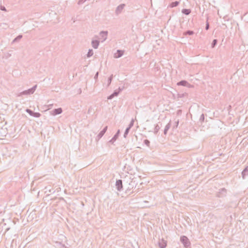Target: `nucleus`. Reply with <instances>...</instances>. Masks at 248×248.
I'll use <instances>...</instances> for the list:
<instances>
[{
    "instance_id": "1",
    "label": "nucleus",
    "mask_w": 248,
    "mask_h": 248,
    "mask_svg": "<svg viewBox=\"0 0 248 248\" xmlns=\"http://www.w3.org/2000/svg\"><path fill=\"white\" fill-rule=\"evenodd\" d=\"M36 88H37V85H35L34 86H33L31 88L27 90L24 91L20 93L17 95V96L19 97V96H21L23 95H30V94H33L34 93V92H35Z\"/></svg>"
},
{
    "instance_id": "2",
    "label": "nucleus",
    "mask_w": 248,
    "mask_h": 248,
    "mask_svg": "<svg viewBox=\"0 0 248 248\" xmlns=\"http://www.w3.org/2000/svg\"><path fill=\"white\" fill-rule=\"evenodd\" d=\"M180 241L184 245L185 248H190V242L186 236L183 235L181 236Z\"/></svg>"
},
{
    "instance_id": "3",
    "label": "nucleus",
    "mask_w": 248,
    "mask_h": 248,
    "mask_svg": "<svg viewBox=\"0 0 248 248\" xmlns=\"http://www.w3.org/2000/svg\"><path fill=\"white\" fill-rule=\"evenodd\" d=\"M227 190L225 188H222L219 189L218 192L217 194L218 197H223L226 195Z\"/></svg>"
},
{
    "instance_id": "4",
    "label": "nucleus",
    "mask_w": 248,
    "mask_h": 248,
    "mask_svg": "<svg viewBox=\"0 0 248 248\" xmlns=\"http://www.w3.org/2000/svg\"><path fill=\"white\" fill-rule=\"evenodd\" d=\"M108 129V126H106L102 130H101L98 134L96 138V140H100L105 134Z\"/></svg>"
},
{
    "instance_id": "5",
    "label": "nucleus",
    "mask_w": 248,
    "mask_h": 248,
    "mask_svg": "<svg viewBox=\"0 0 248 248\" xmlns=\"http://www.w3.org/2000/svg\"><path fill=\"white\" fill-rule=\"evenodd\" d=\"M116 186L117 189L120 191L123 189V182L122 180H117L116 182Z\"/></svg>"
},
{
    "instance_id": "6",
    "label": "nucleus",
    "mask_w": 248,
    "mask_h": 248,
    "mask_svg": "<svg viewBox=\"0 0 248 248\" xmlns=\"http://www.w3.org/2000/svg\"><path fill=\"white\" fill-rule=\"evenodd\" d=\"M62 109L61 108H55L51 111V114L55 116L56 115L60 114L62 113Z\"/></svg>"
},
{
    "instance_id": "7",
    "label": "nucleus",
    "mask_w": 248,
    "mask_h": 248,
    "mask_svg": "<svg viewBox=\"0 0 248 248\" xmlns=\"http://www.w3.org/2000/svg\"><path fill=\"white\" fill-rule=\"evenodd\" d=\"M124 6H125L124 4H121L119 5L116 8V9L115 11L116 14L117 15H119V14H120L121 13V12L122 11V10H123V9L124 8Z\"/></svg>"
},
{
    "instance_id": "8",
    "label": "nucleus",
    "mask_w": 248,
    "mask_h": 248,
    "mask_svg": "<svg viewBox=\"0 0 248 248\" xmlns=\"http://www.w3.org/2000/svg\"><path fill=\"white\" fill-rule=\"evenodd\" d=\"M120 133V130H118L117 133L114 135L113 138L108 141V142L113 144L115 141L118 139L119 135Z\"/></svg>"
},
{
    "instance_id": "9",
    "label": "nucleus",
    "mask_w": 248,
    "mask_h": 248,
    "mask_svg": "<svg viewBox=\"0 0 248 248\" xmlns=\"http://www.w3.org/2000/svg\"><path fill=\"white\" fill-rule=\"evenodd\" d=\"M158 245L160 248H165L167 246V242L163 239L159 240Z\"/></svg>"
},
{
    "instance_id": "10",
    "label": "nucleus",
    "mask_w": 248,
    "mask_h": 248,
    "mask_svg": "<svg viewBox=\"0 0 248 248\" xmlns=\"http://www.w3.org/2000/svg\"><path fill=\"white\" fill-rule=\"evenodd\" d=\"M124 54V51L122 50H117L116 53L114 54V57L115 58H119L122 57Z\"/></svg>"
},
{
    "instance_id": "11",
    "label": "nucleus",
    "mask_w": 248,
    "mask_h": 248,
    "mask_svg": "<svg viewBox=\"0 0 248 248\" xmlns=\"http://www.w3.org/2000/svg\"><path fill=\"white\" fill-rule=\"evenodd\" d=\"M178 86H187L189 87L190 84L188 83V82L186 80H183L178 82L177 83Z\"/></svg>"
},
{
    "instance_id": "12",
    "label": "nucleus",
    "mask_w": 248,
    "mask_h": 248,
    "mask_svg": "<svg viewBox=\"0 0 248 248\" xmlns=\"http://www.w3.org/2000/svg\"><path fill=\"white\" fill-rule=\"evenodd\" d=\"M120 93V91L115 90L113 93L108 97V99H112L114 96H117Z\"/></svg>"
},
{
    "instance_id": "13",
    "label": "nucleus",
    "mask_w": 248,
    "mask_h": 248,
    "mask_svg": "<svg viewBox=\"0 0 248 248\" xmlns=\"http://www.w3.org/2000/svg\"><path fill=\"white\" fill-rule=\"evenodd\" d=\"M108 35L107 31H101L100 33V35L102 37V41L106 40Z\"/></svg>"
},
{
    "instance_id": "14",
    "label": "nucleus",
    "mask_w": 248,
    "mask_h": 248,
    "mask_svg": "<svg viewBox=\"0 0 248 248\" xmlns=\"http://www.w3.org/2000/svg\"><path fill=\"white\" fill-rule=\"evenodd\" d=\"M242 176L243 179H245L247 176H248V166L246 167L242 172Z\"/></svg>"
},
{
    "instance_id": "15",
    "label": "nucleus",
    "mask_w": 248,
    "mask_h": 248,
    "mask_svg": "<svg viewBox=\"0 0 248 248\" xmlns=\"http://www.w3.org/2000/svg\"><path fill=\"white\" fill-rule=\"evenodd\" d=\"M99 45V41L97 40H93L92 41V46L94 48L96 49L98 48Z\"/></svg>"
},
{
    "instance_id": "16",
    "label": "nucleus",
    "mask_w": 248,
    "mask_h": 248,
    "mask_svg": "<svg viewBox=\"0 0 248 248\" xmlns=\"http://www.w3.org/2000/svg\"><path fill=\"white\" fill-rule=\"evenodd\" d=\"M162 126V124L160 122H158V124L155 126L154 133L157 134L158 131Z\"/></svg>"
},
{
    "instance_id": "17",
    "label": "nucleus",
    "mask_w": 248,
    "mask_h": 248,
    "mask_svg": "<svg viewBox=\"0 0 248 248\" xmlns=\"http://www.w3.org/2000/svg\"><path fill=\"white\" fill-rule=\"evenodd\" d=\"M135 185V182H133L132 181H131L130 183L129 184V186L126 190V193H128V192L130 191L134 187Z\"/></svg>"
},
{
    "instance_id": "18",
    "label": "nucleus",
    "mask_w": 248,
    "mask_h": 248,
    "mask_svg": "<svg viewBox=\"0 0 248 248\" xmlns=\"http://www.w3.org/2000/svg\"><path fill=\"white\" fill-rule=\"evenodd\" d=\"M171 126V124L170 122L165 126V129L164 130V135H166L167 134L168 131L170 128Z\"/></svg>"
},
{
    "instance_id": "19",
    "label": "nucleus",
    "mask_w": 248,
    "mask_h": 248,
    "mask_svg": "<svg viewBox=\"0 0 248 248\" xmlns=\"http://www.w3.org/2000/svg\"><path fill=\"white\" fill-rule=\"evenodd\" d=\"M22 35L19 34L17 37H16L12 41V43L13 44L16 42H18L19 40L22 38Z\"/></svg>"
},
{
    "instance_id": "20",
    "label": "nucleus",
    "mask_w": 248,
    "mask_h": 248,
    "mask_svg": "<svg viewBox=\"0 0 248 248\" xmlns=\"http://www.w3.org/2000/svg\"><path fill=\"white\" fill-rule=\"evenodd\" d=\"M182 13L186 15H188L191 13V10L189 9H183L182 10Z\"/></svg>"
},
{
    "instance_id": "21",
    "label": "nucleus",
    "mask_w": 248,
    "mask_h": 248,
    "mask_svg": "<svg viewBox=\"0 0 248 248\" xmlns=\"http://www.w3.org/2000/svg\"><path fill=\"white\" fill-rule=\"evenodd\" d=\"M194 32L193 31L188 30V31H185L183 33V34L185 36L192 35L193 34H194Z\"/></svg>"
},
{
    "instance_id": "22",
    "label": "nucleus",
    "mask_w": 248,
    "mask_h": 248,
    "mask_svg": "<svg viewBox=\"0 0 248 248\" xmlns=\"http://www.w3.org/2000/svg\"><path fill=\"white\" fill-rule=\"evenodd\" d=\"M179 1H174V2H172L170 4V6L171 8L175 7L179 5Z\"/></svg>"
},
{
    "instance_id": "23",
    "label": "nucleus",
    "mask_w": 248,
    "mask_h": 248,
    "mask_svg": "<svg viewBox=\"0 0 248 248\" xmlns=\"http://www.w3.org/2000/svg\"><path fill=\"white\" fill-rule=\"evenodd\" d=\"M217 42L218 41L217 39H214L211 44L212 48H214L217 46Z\"/></svg>"
},
{
    "instance_id": "24",
    "label": "nucleus",
    "mask_w": 248,
    "mask_h": 248,
    "mask_svg": "<svg viewBox=\"0 0 248 248\" xmlns=\"http://www.w3.org/2000/svg\"><path fill=\"white\" fill-rule=\"evenodd\" d=\"M93 54V50L92 49H89L87 54V57L90 58L91 56H92Z\"/></svg>"
},
{
    "instance_id": "25",
    "label": "nucleus",
    "mask_w": 248,
    "mask_h": 248,
    "mask_svg": "<svg viewBox=\"0 0 248 248\" xmlns=\"http://www.w3.org/2000/svg\"><path fill=\"white\" fill-rule=\"evenodd\" d=\"M130 130V128H129V127H127L125 130V132L124 133V138H126L127 137V135H128V133L129 132V131Z\"/></svg>"
},
{
    "instance_id": "26",
    "label": "nucleus",
    "mask_w": 248,
    "mask_h": 248,
    "mask_svg": "<svg viewBox=\"0 0 248 248\" xmlns=\"http://www.w3.org/2000/svg\"><path fill=\"white\" fill-rule=\"evenodd\" d=\"M205 119L204 115V114H202L200 118L199 121L202 124V123L204 122Z\"/></svg>"
},
{
    "instance_id": "27",
    "label": "nucleus",
    "mask_w": 248,
    "mask_h": 248,
    "mask_svg": "<svg viewBox=\"0 0 248 248\" xmlns=\"http://www.w3.org/2000/svg\"><path fill=\"white\" fill-rule=\"evenodd\" d=\"M113 75H111V76H110L108 78V86L110 84V83H111V81H112V79H113Z\"/></svg>"
},
{
    "instance_id": "28",
    "label": "nucleus",
    "mask_w": 248,
    "mask_h": 248,
    "mask_svg": "<svg viewBox=\"0 0 248 248\" xmlns=\"http://www.w3.org/2000/svg\"><path fill=\"white\" fill-rule=\"evenodd\" d=\"M26 111L27 113H28L31 116H32L34 111H33L32 110H31V109H29V108H27L26 109Z\"/></svg>"
},
{
    "instance_id": "29",
    "label": "nucleus",
    "mask_w": 248,
    "mask_h": 248,
    "mask_svg": "<svg viewBox=\"0 0 248 248\" xmlns=\"http://www.w3.org/2000/svg\"><path fill=\"white\" fill-rule=\"evenodd\" d=\"M40 116H41V114H40V113H39V112H33V115H32V116H33L34 117H36V118H38Z\"/></svg>"
},
{
    "instance_id": "30",
    "label": "nucleus",
    "mask_w": 248,
    "mask_h": 248,
    "mask_svg": "<svg viewBox=\"0 0 248 248\" xmlns=\"http://www.w3.org/2000/svg\"><path fill=\"white\" fill-rule=\"evenodd\" d=\"M134 121L133 119H132L131 120V121L130 122V124H129L128 127H129V128L131 129L134 125Z\"/></svg>"
},
{
    "instance_id": "31",
    "label": "nucleus",
    "mask_w": 248,
    "mask_h": 248,
    "mask_svg": "<svg viewBox=\"0 0 248 248\" xmlns=\"http://www.w3.org/2000/svg\"><path fill=\"white\" fill-rule=\"evenodd\" d=\"M144 143H145V144H146L147 146H148V147H149V145H150V141H149V140H144Z\"/></svg>"
},
{
    "instance_id": "32",
    "label": "nucleus",
    "mask_w": 248,
    "mask_h": 248,
    "mask_svg": "<svg viewBox=\"0 0 248 248\" xmlns=\"http://www.w3.org/2000/svg\"><path fill=\"white\" fill-rule=\"evenodd\" d=\"M86 0H79L78 1V4L80 5L83 4Z\"/></svg>"
},
{
    "instance_id": "33",
    "label": "nucleus",
    "mask_w": 248,
    "mask_h": 248,
    "mask_svg": "<svg viewBox=\"0 0 248 248\" xmlns=\"http://www.w3.org/2000/svg\"><path fill=\"white\" fill-rule=\"evenodd\" d=\"M0 9L2 11H6V8L4 6H2L1 5L0 6Z\"/></svg>"
},
{
    "instance_id": "34",
    "label": "nucleus",
    "mask_w": 248,
    "mask_h": 248,
    "mask_svg": "<svg viewBox=\"0 0 248 248\" xmlns=\"http://www.w3.org/2000/svg\"><path fill=\"white\" fill-rule=\"evenodd\" d=\"M93 110V109L92 107L89 108L88 111V113L91 114Z\"/></svg>"
},
{
    "instance_id": "35",
    "label": "nucleus",
    "mask_w": 248,
    "mask_h": 248,
    "mask_svg": "<svg viewBox=\"0 0 248 248\" xmlns=\"http://www.w3.org/2000/svg\"><path fill=\"white\" fill-rule=\"evenodd\" d=\"M209 28V23L207 22L206 24V26H205V30H208Z\"/></svg>"
},
{
    "instance_id": "36",
    "label": "nucleus",
    "mask_w": 248,
    "mask_h": 248,
    "mask_svg": "<svg viewBox=\"0 0 248 248\" xmlns=\"http://www.w3.org/2000/svg\"><path fill=\"white\" fill-rule=\"evenodd\" d=\"M98 72H97V73L95 74V76H94V78H95V79H97V78H98Z\"/></svg>"
},
{
    "instance_id": "37",
    "label": "nucleus",
    "mask_w": 248,
    "mask_h": 248,
    "mask_svg": "<svg viewBox=\"0 0 248 248\" xmlns=\"http://www.w3.org/2000/svg\"><path fill=\"white\" fill-rule=\"evenodd\" d=\"M117 90L120 91V93L123 90V88H121L120 87H119Z\"/></svg>"
},
{
    "instance_id": "38",
    "label": "nucleus",
    "mask_w": 248,
    "mask_h": 248,
    "mask_svg": "<svg viewBox=\"0 0 248 248\" xmlns=\"http://www.w3.org/2000/svg\"><path fill=\"white\" fill-rule=\"evenodd\" d=\"M179 124V121L176 122V127H177Z\"/></svg>"
},
{
    "instance_id": "39",
    "label": "nucleus",
    "mask_w": 248,
    "mask_h": 248,
    "mask_svg": "<svg viewBox=\"0 0 248 248\" xmlns=\"http://www.w3.org/2000/svg\"><path fill=\"white\" fill-rule=\"evenodd\" d=\"M52 190H53L49 189V190H48V191H49V192H50V193H52V192H53V193L54 191H52Z\"/></svg>"
},
{
    "instance_id": "40",
    "label": "nucleus",
    "mask_w": 248,
    "mask_h": 248,
    "mask_svg": "<svg viewBox=\"0 0 248 248\" xmlns=\"http://www.w3.org/2000/svg\"><path fill=\"white\" fill-rule=\"evenodd\" d=\"M7 131H4L3 134H4V136L6 135V134H7Z\"/></svg>"
},
{
    "instance_id": "41",
    "label": "nucleus",
    "mask_w": 248,
    "mask_h": 248,
    "mask_svg": "<svg viewBox=\"0 0 248 248\" xmlns=\"http://www.w3.org/2000/svg\"><path fill=\"white\" fill-rule=\"evenodd\" d=\"M10 56H11V54H10L8 53V54H7V57H10Z\"/></svg>"
},
{
    "instance_id": "42",
    "label": "nucleus",
    "mask_w": 248,
    "mask_h": 248,
    "mask_svg": "<svg viewBox=\"0 0 248 248\" xmlns=\"http://www.w3.org/2000/svg\"><path fill=\"white\" fill-rule=\"evenodd\" d=\"M132 192H130L129 194H130L132 193Z\"/></svg>"
},
{
    "instance_id": "43",
    "label": "nucleus",
    "mask_w": 248,
    "mask_h": 248,
    "mask_svg": "<svg viewBox=\"0 0 248 248\" xmlns=\"http://www.w3.org/2000/svg\"><path fill=\"white\" fill-rule=\"evenodd\" d=\"M1 211H0V214H1Z\"/></svg>"
}]
</instances>
